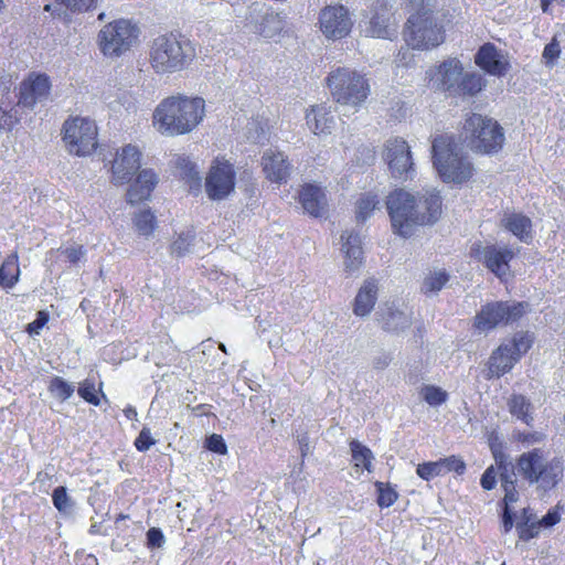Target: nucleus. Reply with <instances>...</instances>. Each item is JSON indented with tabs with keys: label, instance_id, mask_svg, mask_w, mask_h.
Instances as JSON below:
<instances>
[{
	"label": "nucleus",
	"instance_id": "f257e3e1",
	"mask_svg": "<svg viewBox=\"0 0 565 565\" xmlns=\"http://www.w3.org/2000/svg\"><path fill=\"white\" fill-rule=\"evenodd\" d=\"M386 207L394 233L409 237L419 225L433 224L443 213L439 191H426L416 198L404 189H395L386 199Z\"/></svg>",
	"mask_w": 565,
	"mask_h": 565
},
{
	"label": "nucleus",
	"instance_id": "f03ea898",
	"mask_svg": "<svg viewBox=\"0 0 565 565\" xmlns=\"http://www.w3.org/2000/svg\"><path fill=\"white\" fill-rule=\"evenodd\" d=\"M406 8L414 12L408 17L403 38L407 47L397 54V61L403 66H408L406 60L408 50L430 51L440 46L447 36L444 19L433 10L436 0H406Z\"/></svg>",
	"mask_w": 565,
	"mask_h": 565
},
{
	"label": "nucleus",
	"instance_id": "7ed1b4c3",
	"mask_svg": "<svg viewBox=\"0 0 565 565\" xmlns=\"http://www.w3.org/2000/svg\"><path fill=\"white\" fill-rule=\"evenodd\" d=\"M204 115L205 102L202 97L178 94L166 97L158 104L152 122L162 135L181 136L195 129Z\"/></svg>",
	"mask_w": 565,
	"mask_h": 565
},
{
	"label": "nucleus",
	"instance_id": "20e7f679",
	"mask_svg": "<svg viewBox=\"0 0 565 565\" xmlns=\"http://www.w3.org/2000/svg\"><path fill=\"white\" fill-rule=\"evenodd\" d=\"M195 57V44L180 31H167L158 35L149 47V63L157 74L181 72Z\"/></svg>",
	"mask_w": 565,
	"mask_h": 565
},
{
	"label": "nucleus",
	"instance_id": "39448f33",
	"mask_svg": "<svg viewBox=\"0 0 565 565\" xmlns=\"http://www.w3.org/2000/svg\"><path fill=\"white\" fill-rule=\"evenodd\" d=\"M515 466L524 481L544 491L556 488L565 472L563 457L551 456L542 448H533L521 454Z\"/></svg>",
	"mask_w": 565,
	"mask_h": 565
},
{
	"label": "nucleus",
	"instance_id": "423d86ee",
	"mask_svg": "<svg viewBox=\"0 0 565 565\" xmlns=\"http://www.w3.org/2000/svg\"><path fill=\"white\" fill-rule=\"evenodd\" d=\"M433 163L446 183L461 184L473 175V164L461 151L454 136L438 135L431 143Z\"/></svg>",
	"mask_w": 565,
	"mask_h": 565
},
{
	"label": "nucleus",
	"instance_id": "0eeeda50",
	"mask_svg": "<svg viewBox=\"0 0 565 565\" xmlns=\"http://www.w3.org/2000/svg\"><path fill=\"white\" fill-rule=\"evenodd\" d=\"M460 137L476 152L493 154L504 145V132L500 124L487 116L472 113L463 121Z\"/></svg>",
	"mask_w": 565,
	"mask_h": 565
},
{
	"label": "nucleus",
	"instance_id": "6e6552de",
	"mask_svg": "<svg viewBox=\"0 0 565 565\" xmlns=\"http://www.w3.org/2000/svg\"><path fill=\"white\" fill-rule=\"evenodd\" d=\"M326 82L332 98L341 105L358 107L370 94V85L365 76L347 67H338L331 72Z\"/></svg>",
	"mask_w": 565,
	"mask_h": 565
},
{
	"label": "nucleus",
	"instance_id": "1a4fd4ad",
	"mask_svg": "<svg viewBox=\"0 0 565 565\" xmlns=\"http://www.w3.org/2000/svg\"><path fill=\"white\" fill-rule=\"evenodd\" d=\"M534 338L529 332L515 333L509 343L500 344L487 362V379H499L509 373L532 348Z\"/></svg>",
	"mask_w": 565,
	"mask_h": 565
},
{
	"label": "nucleus",
	"instance_id": "9d476101",
	"mask_svg": "<svg viewBox=\"0 0 565 565\" xmlns=\"http://www.w3.org/2000/svg\"><path fill=\"white\" fill-rule=\"evenodd\" d=\"M139 29L126 19L114 20L99 31L97 41L105 56H120L137 42Z\"/></svg>",
	"mask_w": 565,
	"mask_h": 565
},
{
	"label": "nucleus",
	"instance_id": "9b49d317",
	"mask_svg": "<svg viewBox=\"0 0 565 565\" xmlns=\"http://www.w3.org/2000/svg\"><path fill=\"white\" fill-rule=\"evenodd\" d=\"M524 301H493L483 305L473 319V328L490 331L499 326H508L519 321L526 311Z\"/></svg>",
	"mask_w": 565,
	"mask_h": 565
},
{
	"label": "nucleus",
	"instance_id": "f8f14e48",
	"mask_svg": "<svg viewBox=\"0 0 565 565\" xmlns=\"http://www.w3.org/2000/svg\"><path fill=\"white\" fill-rule=\"evenodd\" d=\"M97 126L95 121L74 117L64 122L63 141L70 153L83 157L93 153L97 146Z\"/></svg>",
	"mask_w": 565,
	"mask_h": 565
},
{
	"label": "nucleus",
	"instance_id": "ddd939ff",
	"mask_svg": "<svg viewBox=\"0 0 565 565\" xmlns=\"http://www.w3.org/2000/svg\"><path fill=\"white\" fill-rule=\"evenodd\" d=\"M236 172L224 158H215L205 179V191L211 200H223L235 189Z\"/></svg>",
	"mask_w": 565,
	"mask_h": 565
},
{
	"label": "nucleus",
	"instance_id": "4468645a",
	"mask_svg": "<svg viewBox=\"0 0 565 565\" xmlns=\"http://www.w3.org/2000/svg\"><path fill=\"white\" fill-rule=\"evenodd\" d=\"M493 456L500 470L501 488L504 491V497L499 503L502 511V527L503 532L508 533L514 525V514L511 510V505L519 500L520 493L518 491L516 479L514 478L513 472L508 469V466L504 461V456L498 451H493Z\"/></svg>",
	"mask_w": 565,
	"mask_h": 565
},
{
	"label": "nucleus",
	"instance_id": "2eb2a0df",
	"mask_svg": "<svg viewBox=\"0 0 565 565\" xmlns=\"http://www.w3.org/2000/svg\"><path fill=\"white\" fill-rule=\"evenodd\" d=\"M470 256L483 265L498 278L503 279L510 271V262L515 254L511 248L498 247L494 244L476 243L470 248Z\"/></svg>",
	"mask_w": 565,
	"mask_h": 565
},
{
	"label": "nucleus",
	"instance_id": "dca6fc26",
	"mask_svg": "<svg viewBox=\"0 0 565 565\" xmlns=\"http://www.w3.org/2000/svg\"><path fill=\"white\" fill-rule=\"evenodd\" d=\"M385 161L394 179L407 180L414 172V162L408 143L402 138H393L385 147Z\"/></svg>",
	"mask_w": 565,
	"mask_h": 565
},
{
	"label": "nucleus",
	"instance_id": "f3484780",
	"mask_svg": "<svg viewBox=\"0 0 565 565\" xmlns=\"http://www.w3.org/2000/svg\"><path fill=\"white\" fill-rule=\"evenodd\" d=\"M141 157V151L132 145H126L120 151H117L110 166L111 182L115 185L130 182L136 172L140 170Z\"/></svg>",
	"mask_w": 565,
	"mask_h": 565
},
{
	"label": "nucleus",
	"instance_id": "a211bd4d",
	"mask_svg": "<svg viewBox=\"0 0 565 565\" xmlns=\"http://www.w3.org/2000/svg\"><path fill=\"white\" fill-rule=\"evenodd\" d=\"M322 33L333 40L345 38L352 28L348 9L342 4L327 6L319 14Z\"/></svg>",
	"mask_w": 565,
	"mask_h": 565
},
{
	"label": "nucleus",
	"instance_id": "6ab92c4d",
	"mask_svg": "<svg viewBox=\"0 0 565 565\" xmlns=\"http://www.w3.org/2000/svg\"><path fill=\"white\" fill-rule=\"evenodd\" d=\"M475 64L486 74L497 77L505 76L511 67L508 53L499 50L492 42L480 45L475 54Z\"/></svg>",
	"mask_w": 565,
	"mask_h": 565
},
{
	"label": "nucleus",
	"instance_id": "aec40b11",
	"mask_svg": "<svg viewBox=\"0 0 565 565\" xmlns=\"http://www.w3.org/2000/svg\"><path fill=\"white\" fill-rule=\"evenodd\" d=\"M50 92V77L44 73L31 72L19 86L18 105L32 108L46 99Z\"/></svg>",
	"mask_w": 565,
	"mask_h": 565
},
{
	"label": "nucleus",
	"instance_id": "412c9836",
	"mask_svg": "<svg viewBox=\"0 0 565 565\" xmlns=\"http://www.w3.org/2000/svg\"><path fill=\"white\" fill-rule=\"evenodd\" d=\"M135 175L126 194L127 202L131 205L149 200L159 182L158 174L150 168L140 169Z\"/></svg>",
	"mask_w": 565,
	"mask_h": 565
},
{
	"label": "nucleus",
	"instance_id": "4be33fe9",
	"mask_svg": "<svg viewBox=\"0 0 565 565\" xmlns=\"http://www.w3.org/2000/svg\"><path fill=\"white\" fill-rule=\"evenodd\" d=\"M370 20L366 32L379 39H391L396 33L395 29L391 30L392 12L386 0H376L370 8Z\"/></svg>",
	"mask_w": 565,
	"mask_h": 565
},
{
	"label": "nucleus",
	"instance_id": "5701e85b",
	"mask_svg": "<svg viewBox=\"0 0 565 565\" xmlns=\"http://www.w3.org/2000/svg\"><path fill=\"white\" fill-rule=\"evenodd\" d=\"M462 71L463 65L457 57H448L435 67L431 79L435 78L438 89L452 96Z\"/></svg>",
	"mask_w": 565,
	"mask_h": 565
},
{
	"label": "nucleus",
	"instance_id": "b1692460",
	"mask_svg": "<svg viewBox=\"0 0 565 565\" xmlns=\"http://www.w3.org/2000/svg\"><path fill=\"white\" fill-rule=\"evenodd\" d=\"M266 178L275 183L286 182L290 173V164L281 152L268 151L262 158Z\"/></svg>",
	"mask_w": 565,
	"mask_h": 565
},
{
	"label": "nucleus",
	"instance_id": "393cba45",
	"mask_svg": "<svg viewBox=\"0 0 565 565\" xmlns=\"http://www.w3.org/2000/svg\"><path fill=\"white\" fill-rule=\"evenodd\" d=\"M501 226L523 243L530 244L533 241L532 221L523 213H505L501 218Z\"/></svg>",
	"mask_w": 565,
	"mask_h": 565
},
{
	"label": "nucleus",
	"instance_id": "a878e982",
	"mask_svg": "<svg viewBox=\"0 0 565 565\" xmlns=\"http://www.w3.org/2000/svg\"><path fill=\"white\" fill-rule=\"evenodd\" d=\"M342 252L345 257V271L352 274L360 269L363 264V249L361 238L353 232H344L341 235Z\"/></svg>",
	"mask_w": 565,
	"mask_h": 565
},
{
	"label": "nucleus",
	"instance_id": "bb28decb",
	"mask_svg": "<svg viewBox=\"0 0 565 565\" xmlns=\"http://www.w3.org/2000/svg\"><path fill=\"white\" fill-rule=\"evenodd\" d=\"M299 202L311 216L320 217L327 206L323 191L313 184H305L299 193Z\"/></svg>",
	"mask_w": 565,
	"mask_h": 565
},
{
	"label": "nucleus",
	"instance_id": "cd10ccee",
	"mask_svg": "<svg viewBox=\"0 0 565 565\" xmlns=\"http://www.w3.org/2000/svg\"><path fill=\"white\" fill-rule=\"evenodd\" d=\"M377 298V284L375 279L366 280L363 286L359 289L354 303L353 312L356 316L364 317L369 315Z\"/></svg>",
	"mask_w": 565,
	"mask_h": 565
},
{
	"label": "nucleus",
	"instance_id": "c85d7f7f",
	"mask_svg": "<svg viewBox=\"0 0 565 565\" xmlns=\"http://www.w3.org/2000/svg\"><path fill=\"white\" fill-rule=\"evenodd\" d=\"M306 119L315 135L330 134L334 125L331 111L322 105L312 106L307 113Z\"/></svg>",
	"mask_w": 565,
	"mask_h": 565
},
{
	"label": "nucleus",
	"instance_id": "c756f323",
	"mask_svg": "<svg viewBox=\"0 0 565 565\" xmlns=\"http://www.w3.org/2000/svg\"><path fill=\"white\" fill-rule=\"evenodd\" d=\"M486 78L481 74L463 70L452 96L473 97L486 87Z\"/></svg>",
	"mask_w": 565,
	"mask_h": 565
},
{
	"label": "nucleus",
	"instance_id": "7c9ffc66",
	"mask_svg": "<svg viewBox=\"0 0 565 565\" xmlns=\"http://www.w3.org/2000/svg\"><path fill=\"white\" fill-rule=\"evenodd\" d=\"M20 274L19 256L13 252L0 265V286L3 289L13 288L19 281Z\"/></svg>",
	"mask_w": 565,
	"mask_h": 565
},
{
	"label": "nucleus",
	"instance_id": "2f4dec72",
	"mask_svg": "<svg viewBox=\"0 0 565 565\" xmlns=\"http://www.w3.org/2000/svg\"><path fill=\"white\" fill-rule=\"evenodd\" d=\"M352 455V461L355 468H362L369 472L372 471V461L374 456L371 449L360 441L353 439L349 444Z\"/></svg>",
	"mask_w": 565,
	"mask_h": 565
},
{
	"label": "nucleus",
	"instance_id": "473e14b6",
	"mask_svg": "<svg viewBox=\"0 0 565 565\" xmlns=\"http://www.w3.org/2000/svg\"><path fill=\"white\" fill-rule=\"evenodd\" d=\"M510 413L525 423L526 425H531L533 417L531 414L532 405L529 399L521 395L514 394L510 397L508 402Z\"/></svg>",
	"mask_w": 565,
	"mask_h": 565
},
{
	"label": "nucleus",
	"instance_id": "72a5a7b5",
	"mask_svg": "<svg viewBox=\"0 0 565 565\" xmlns=\"http://www.w3.org/2000/svg\"><path fill=\"white\" fill-rule=\"evenodd\" d=\"M541 527L540 521L535 522L532 520L529 509H523L522 520L516 523L519 539L525 542L530 541L539 535Z\"/></svg>",
	"mask_w": 565,
	"mask_h": 565
},
{
	"label": "nucleus",
	"instance_id": "f704fd0d",
	"mask_svg": "<svg viewBox=\"0 0 565 565\" xmlns=\"http://www.w3.org/2000/svg\"><path fill=\"white\" fill-rule=\"evenodd\" d=\"M376 503L381 509L392 507L398 500V492L390 482L375 481Z\"/></svg>",
	"mask_w": 565,
	"mask_h": 565
},
{
	"label": "nucleus",
	"instance_id": "c9c22d12",
	"mask_svg": "<svg viewBox=\"0 0 565 565\" xmlns=\"http://www.w3.org/2000/svg\"><path fill=\"white\" fill-rule=\"evenodd\" d=\"M134 224L140 235L150 236L157 228V218L150 209H146L135 215Z\"/></svg>",
	"mask_w": 565,
	"mask_h": 565
},
{
	"label": "nucleus",
	"instance_id": "e433bc0d",
	"mask_svg": "<svg viewBox=\"0 0 565 565\" xmlns=\"http://www.w3.org/2000/svg\"><path fill=\"white\" fill-rule=\"evenodd\" d=\"M379 204L376 194L366 193L359 198L356 201V218L360 222H364L371 216L373 211Z\"/></svg>",
	"mask_w": 565,
	"mask_h": 565
},
{
	"label": "nucleus",
	"instance_id": "4c0bfd02",
	"mask_svg": "<svg viewBox=\"0 0 565 565\" xmlns=\"http://www.w3.org/2000/svg\"><path fill=\"white\" fill-rule=\"evenodd\" d=\"M420 395L430 406H439L448 399V393L436 385H424L420 390Z\"/></svg>",
	"mask_w": 565,
	"mask_h": 565
},
{
	"label": "nucleus",
	"instance_id": "58836bf2",
	"mask_svg": "<svg viewBox=\"0 0 565 565\" xmlns=\"http://www.w3.org/2000/svg\"><path fill=\"white\" fill-rule=\"evenodd\" d=\"M78 395L88 404H92L94 406L100 405V398L98 396V393L105 397V394L102 391V387L97 391L94 381L85 380L82 382L77 390Z\"/></svg>",
	"mask_w": 565,
	"mask_h": 565
},
{
	"label": "nucleus",
	"instance_id": "ea45409f",
	"mask_svg": "<svg viewBox=\"0 0 565 565\" xmlns=\"http://www.w3.org/2000/svg\"><path fill=\"white\" fill-rule=\"evenodd\" d=\"M49 391L61 401H66L73 395L74 386L63 377L53 376L49 384Z\"/></svg>",
	"mask_w": 565,
	"mask_h": 565
},
{
	"label": "nucleus",
	"instance_id": "a19ab883",
	"mask_svg": "<svg viewBox=\"0 0 565 565\" xmlns=\"http://www.w3.org/2000/svg\"><path fill=\"white\" fill-rule=\"evenodd\" d=\"M416 473L423 480L429 481L436 477L444 476V468H441V463L439 460L427 461L417 465Z\"/></svg>",
	"mask_w": 565,
	"mask_h": 565
},
{
	"label": "nucleus",
	"instance_id": "79ce46f5",
	"mask_svg": "<svg viewBox=\"0 0 565 565\" xmlns=\"http://www.w3.org/2000/svg\"><path fill=\"white\" fill-rule=\"evenodd\" d=\"M448 280L449 276L446 271H438L433 275H429L424 280L423 291L426 295L437 292L446 285Z\"/></svg>",
	"mask_w": 565,
	"mask_h": 565
},
{
	"label": "nucleus",
	"instance_id": "37998d69",
	"mask_svg": "<svg viewBox=\"0 0 565 565\" xmlns=\"http://www.w3.org/2000/svg\"><path fill=\"white\" fill-rule=\"evenodd\" d=\"M441 468H444V475L455 472L458 476H462L466 472L465 461L455 455L439 459Z\"/></svg>",
	"mask_w": 565,
	"mask_h": 565
},
{
	"label": "nucleus",
	"instance_id": "c03bdc74",
	"mask_svg": "<svg viewBox=\"0 0 565 565\" xmlns=\"http://www.w3.org/2000/svg\"><path fill=\"white\" fill-rule=\"evenodd\" d=\"M55 2L72 12H84L94 9L97 0H55Z\"/></svg>",
	"mask_w": 565,
	"mask_h": 565
},
{
	"label": "nucleus",
	"instance_id": "a18cd8bd",
	"mask_svg": "<svg viewBox=\"0 0 565 565\" xmlns=\"http://www.w3.org/2000/svg\"><path fill=\"white\" fill-rule=\"evenodd\" d=\"M52 502L54 508L60 512H65L72 505L71 498L65 487L60 486L53 490Z\"/></svg>",
	"mask_w": 565,
	"mask_h": 565
},
{
	"label": "nucleus",
	"instance_id": "49530a36",
	"mask_svg": "<svg viewBox=\"0 0 565 565\" xmlns=\"http://www.w3.org/2000/svg\"><path fill=\"white\" fill-rule=\"evenodd\" d=\"M154 444L156 440L152 438L151 431L148 427H143L134 441L136 449L140 452L147 451Z\"/></svg>",
	"mask_w": 565,
	"mask_h": 565
},
{
	"label": "nucleus",
	"instance_id": "de8ad7c7",
	"mask_svg": "<svg viewBox=\"0 0 565 565\" xmlns=\"http://www.w3.org/2000/svg\"><path fill=\"white\" fill-rule=\"evenodd\" d=\"M205 447L215 454L226 455L227 446L224 441V438L218 434H212L205 439Z\"/></svg>",
	"mask_w": 565,
	"mask_h": 565
},
{
	"label": "nucleus",
	"instance_id": "09e8293b",
	"mask_svg": "<svg viewBox=\"0 0 565 565\" xmlns=\"http://www.w3.org/2000/svg\"><path fill=\"white\" fill-rule=\"evenodd\" d=\"M50 315L45 310H40L36 318L26 326L29 334H39V331L49 322Z\"/></svg>",
	"mask_w": 565,
	"mask_h": 565
},
{
	"label": "nucleus",
	"instance_id": "8fccbe9b",
	"mask_svg": "<svg viewBox=\"0 0 565 565\" xmlns=\"http://www.w3.org/2000/svg\"><path fill=\"white\" fill-rule=\"evenodd\" d=\"M561 55V47L557 40L554 38L548 44L545 45L543 50V57L548 63H553Z\"/></svg>",
	"mask_w": 565,
	"mask_h": 565
},
{
	"label": "nucleus",
	"instance_id": "3c124183",
	"mask_svg": "<svg viewBox=\"0 0 565 565\" xmlns=\"http://www.w3.org/2000/svg\"><path fill=\"white\" fill-rule=\"evenodd\" d=\"M66 260L71 264H77L85 255V248L83 245L67 247L62 252Z\"/></svg>",
	"mask_w": 565,
	"mask_h": 565
},
{
	"label": "nucleus",
	"instance_id": "603ef678",
	"mask_svg": "<svg viewBox=\"0 0 565 565\" xmlns=\"http://www.w3.org/2000/svg\"><path fill=\"white\" fill-rule=\"evenodd\" d=\"M481 487L484 490H492L497 484V471L493 466L486 469L480 480Z\"/></svg>",
	"mask_w": 565,
	"mask_h": 565
},
{
	"label": "nucleus",
	"instance_id": "864d4df0",
	"mask_svg": "<svg viewBox=\"0 0 565 565\" xmlns=\"http://www.w3.org/2000/svg\"><path fill=\"white\" fill-rule=\"evenodd\" d=\"M191 244V239L188 235L180 234L178 238L172 243L171 248L178 256L184 255V253L189 249Z\"/></svg>",
	"mask_w": 565,
	"mask_h": 565
},
{
	"label": "nucleus",
	"instance_id": "5fc2aeb1",
	"mask_svg": "<svg viewBox=\"0 0 565 565\" xmlns=\"http://www.w3.org/2000/svg\"><path fill=\"white\" fill-rule=\"evenodd\" d=\"M561 521V513L557 508L548 510V512L540 520L541 526L551 527Z\"/></svg>",
	"mask_w": 565,
	"mask_h": 565
},
{
	"label": "nucleus",
	"instance_id": "6e6d98bb",
	"mask_svg": "<svg viewBox=\"0 0 565 565\" xmlns=\"http://www.w3.org/2000/svg\"><path fill=\"white\" fill-rule=\"evenodd\" d=\"M147 540L150 546L159 547L162 545L164 537L160 529L151 527L147 532Z\"/></svg>",
	"mask_w": 565,
	"mask_h": 565
},
{
	"label": "nucleus",
	"instance_id": "4d7b16f0",
	"mask_svg": "<svg viewBox=\"0 0 565 565\" xmlns=\"http://www.w3.org/2000/svg\"><path fill=\"white\" fill-rule=\"evenodd\" d=\"M516 439L522 444L532 445L542 441L543 435L539 433H519Z\"/></svg>",
	"mask_w": 565,
	"mask_h": 565
},
{
	"label": "nucleus",
	"instance_id": "13d9d810",
	"mask_svg": "<svg viewBox=\"0 0 565 565\" xmlns=\"http://www.w3.org/2000/svg\"><path fill=\"white\" fill-rule=\"evenodd\" d=\"M18 119L13 117L10 113L0 109V128L11 130L13 126L17 124Z\"/></svg>",
	"mask_w": 565,
	"mask_h": 565
},
{
	"label": "nucleus",
	"instance_id": "bf43d9fd",
	"mask_svg": "<svg viewBox=\"0 0 565 565\" xmlns=\"http://www.w3.org/2000/svg\"><path fill=\"white\" fill-rule=\"evenodd\" d=\"M124 414L125 416L130 419V420H136L137 419V416H138V413H137V409L131 406V405H128L125 409H124Z\"/></svg>",
	"mask_w": 565,
	"mask_h": 565
},
{
	"label": "nucleus",
	"instance_id": "052dcab7",
	"mask_svg": "<svg viewBox=\"0 0 565 565\" xmlns=\"http://www.w3.org/2000/svg\"><path fill=\"white\" fill-rule=\"evenodd\" d=\"M300 445V452L302 458L307 456V452L309 450V443L307 436H303L301 439H299Z\"/></svg>",
	"mask_w": 565,
	"mask_h": 565
},
{
	"label": "nucleus",
	"instance_id": "680f3d73",
	"mask_svg": "<svg viewBox=\"0 0 565 565\" xmlns=\"http://www.w3.org/2000/svg\"><path fill=\"white\" fill-rule=\"evenodd\" d=\"M51 476L46 472L40 471L36 473V481L43 482L45 480H51Z\"/></svg>",
	"mask_w": 565,
	"mask_h": 565
},
{
	"label": "nucleus",
	"instance_id": "e2e57ef3",
	"mask_svg": "<svg viewBox=\"0 0 565 565\" xmlns=\"http://www.w3.org/2000/svg\"><path fill=\"white\" fill-rule=\"evenodd\" d=\"M190 175H191V178H192L196 183H199V182H200V177H199V173L195 171V167H194V164H192V166L190 167Z\"/></svg>",
	"mask_w": 565,
	"mask_h": 565
},
{
	"label": "nucleus",
	"instance_id": "0e129e2a",
	"mask_svg": "<svg viewBox=\"0 0 565 565\" xmlns=\"http://www.w3.org/2000/svg\"><path fill=\"white\" fill-rule=\"evenodd\" d=\"M541 1V8L543 12H547L550 9V6L554 0H540Z\"/></svg>",
	"mask_w": 565,
	"mask_h": 565
},
{
	"label": "nucleus",
	"instance_id": "69168bd1",
	"mask_svg": "<svg viewBox=\"0 0 565 565\" xmlns=\"http://www.w3.org/2000/svg\"><path fill=\"white\" fill-rule=\"evenodd\" d=\"M209 407H210V405H207V404H199V405H196V406L194 407V411H198V412H200L201 414L206 415L207 413L205 412V409H206V408H209Z\"/></svg>",
	"mask_w": 565,
	"mask_h": 565
},
{
	"label": "nucleus",
	"instance_id": "338daca9",
	"mask_svg": "<svg viewBox=\"0 0 565 565\" xmlns=\"http://www.w3.org/2000/svg\"><path fill=\"white\" fill-rule=\"evenodd\" d=\"M44 10H45V11H50V10H51V4H46V6L44 7Z\"/></svg>",
	"mask_w": 565,
	"mask_h": 565
},
{
	"label": "nucleus",
	"instance_id": "774afa93",
	"mask_svg": "<svg viewBox=\"0 0 565 565\" xmlns=\"http://www.w3.org/2000/svg\"><path fill=\"white\" fill-rule=\"evenodd\" d=\"M103 18H104V13H100V14L98 15V19H99V20H102Z\"/></svg>",
	"mask_w": 565,
	"mask_h": 565
}]
</instances>
